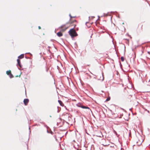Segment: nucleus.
Here are the masks:
<instances>
[{"label":"nucleus","instance_id":"f257e3e1","mask_svg":"<svg viewBox=\"0 0 150 150\" xmlns=\"http://www.w3.org/2000/svg\"><path fill=\"white\" fill-rule=\"evenodd\" d=\"M69 33L71 37H73L77 35L75 30L73 29H70L69 31Z\"/></svg>","mask_w":150,"mask_h":150},{"label":"nucleus","instance_id":"f03ea898","mask_svg":"<svg viewBox=\"0 0 150 150\" xmlns=\"http://www.w3.org/2000/svg\"><path fill=\"white\" fill-rule=\"evenodd\" d=\"M68 27H66V25L64 24L62 25L59 28V29L62 30L63 31H65Z\"/></svg>","mask_w":150,"mask_h":150},{"label":"nucleus","instance_id":"7ed1b4c3","mask_svg":"<svg viewBox=\"0 0 150 150\" xmlns=\"http://www.w3.org/2000/svg\"><path fill=\"white\" fill-rule=\"evenodd\" d=\"M76 21L75 20H70L69 22L67 23V24H69L70 25H71L73 23H76Z\"/></svg>","mask_w":150,"mask_h":150},{"label":"nucleus","instance_id":"20e7f679","mask_svg":"<svg viewBox=\"0 0 150 150\" xmlns=\"http://www.w3.org/2000/svg\"><path fill=\"white\" fill-rule=\"evenodd\" d=\"M29 101V100L28 99H24L23 102L25 105H27Z\"/></svg>","mask_w":150,"mask_h":150},{"label":"nucleus","instance_id":"39448f33","mask_svg":"<svg viewBox=\"0 0 150 150\" xmlns=\"http://www.w3.org/2000/svg\"><path fill=\"white\" fill-rule=\"evenodd\" d=\"M17 61L18 62L17 66H18L20 68H21L22 66L21 64L20 60L19 59H18L17 60Z\"/></svg>","mask_w":150,"mask_h":150},{"label":"nucleus","instance_id":"423d86ee","mask_svg":"<svg viewBox=\"0 0 150 150\" xmlns=\"http://www.w3.org/2000/svg\"><path fill=\"white\" fill-rule=\"evenodd\" d=\"M57 35L58 36L60 37L62 36L63 34L61 32H59L57 33Z\"/></svg>","mask_w":150,"mask_h":150},{"label":"nucleus","instance_id":"0eeeda50","mask_svg":"<svg viewBox=\"0 0 150 150\" xmlns=\"http://www.w3.org/2000/svg\"><path fill=\"white\" fill-rule=\"evenodd\" d=\"M58 102L60 105L62 106H64V104L60 100H58Z\"/></svg>","mask_w":150,"mask_h":150},{"label":"nucleus","instance_id":"6e6552de","mask_svg":"<svg viewBox=\"0 0 150 150\" xmlns=\"http://www.w3.org/2000/svg\"><path fill=\"white\" fill-rule=\"evenodd\" d=\"M24 54H22L18 57L19 59H22L24 57Z\"/></svg>","mask_w":150,"mask_h":150},{"label":"nucleus","instance_id":"1a4fd4ad","mask_svg":"<svg viewBox=\"0 0 150 150\" xmlns=\"http://www.w3.org/2000/svg\"><path fill=\"white\" fill-rule=\"evenodd\" d=\"M6 74L8 75H9V74H11V71L10 70H9V71H6Z\"/></svg>","mask_w":150,"mask_h":150},{"label":"nucleus","instance_id":"9d476101","mask_svg":"<svg viewBox=\"0 0 150 150\" xmlns=\"http://www.w3.org/2000/svg\"><path fill=\"white\" fill-rule=\"evenodd\" d=\"M81 108H84V109H90L89 108H88L87 107H86V106H81Z\"/></svg>","mask_w":150,"mask_h":150},{"label":"nucleus","instance_id":"9b49d317","mask_svg":"<svg viewBox=\"0 0 150 150\" xmlns=\"http://www.w3.org/2000/svg\"><path fill=\"white\" fill-rule=\"evenodd\" d=\"M9 75L10 78H12L13 77V75L11 74H11H9Z\"/></svg>","mask_w":150,"mask_h":150},{"label":"nucleus","instance_id":"f8f14e48","mask_svg":"<svg viewBox=\"0 0 150 150\" xmlns=\"http://www.w3.org/2000/svg\"><path fill=\"white\" fill-rule=\"evenodd\" d=\"M121 61L122 62H123L124 60V59L123 57H121Z\"/></svg>","mask_w":150,"mask_h":150},{"label":"nucleus","instance_id":"ddd939ff","mask_svg":"<svg viewBox=\"0 0 150 150\" xmlns=\"http://www.w3.org/2000/svg\"><path fill=\"white\" fill-rule=\"evenodd\" d=\"M110 97H108V98H107V99H106V101H108L110 100Z\"/></svg>","mask_w":150,"mask_h":150},{"label":"nucleus","instance_id":"4468645a","mask_svg":"<svg viewBox=\"0 0 150 150\" xmlns=\"http://www.w3.org/2000/svg\"><path fill=\"white\" fill-rule=\"evenodd\" d=\"M146 6L148 7V8H150V6L149 5V4H147V5H146Z\"/></svg>","mask_w":150,"mask_h":150},{"label":"nucleus","instance_id":"2eb2a0df","mask_svg":"<svg viewBox=\"0 0 150 150\" xmlns=\"http://www.w3.org/2000/svg\"><path fill=\"white\" fill-rule=\"evenodd\" d=\"M76 24H74L72 25H74V27H75L76 26ZM72 25H71V26Z\"/></svg>","mask_w":150,"mask_h":150},{"label":"nucleus","instance_id":"dca6fc26","mask_svg":"<svg viewBox=\"0 0 150 150\" xmlns=\"http://www.w3.org/2000/svg\"><path fill=\"white\" fill-rule=\"evenodd\" d=\"M69 16L71 18H75V16L72 17L70 14L69 15Z\"/></svg>","mask_w":150,"mask_h":150},{"label":"nucleus","instance_id":"f3484780","mask_svg":"<svg viewBox=\"0 0 150 150\" xmlns=\"http://www.w3.org/2000/svg\"><path fill=\"white\" fill-rule=\"evenodd\" d=\"M38 28H39V29H41V27H40V26H39V27H38Z\"/></svg>","mask_w":150,"mask_h":150},{"label":"nucleus","instance_id":"a211bd4d","mask_svg":"<svg viewBox=\"0 0 150 150\" xmlns=\"http://www.w3.org/2000/svg\"><path fill=\"white\" fill-rule=\"evenodd\" d=\"M148 53L150 54V52H148Z\"/></svg>","mask_w":150,"mask_h":150},{"label":"nucleus","instance_id":"6ab92c4d","mask_svg":"<svg viewBox=\"0 0 150 150\" xmlns=\"http://www.w3.org/2000/svg\"><path fill=\"white\" fill-rule=\"evenodd\" d=\"M141 142H143V140H142L141 141Z\"/></svg>","mask_w":150,"mask_h":150},{"label":"nucleus","instance_id":"aec40b11","mask_svg":"<svg viewBox=\"0 0 150 150\" xmlns=\"http://www.w3.org/2000/svg\"><path fill=\"white\" fill-rule=\"evenodd\" d=\"M142 27L141 30H142Z\"/></svg>","mask_w":150,"mask_h":150},{"label":"nucleus","instance_id":"412c9836","mask_svg":"<svg viewBox=\"0 0 150 150\" xmlns=\"http://www.w3.org/2000/svg\"><path fill=\"white\" fill-rule=\"evenodd\" d=\"M20 76H21V75H20L19 76V77H20Z\"/></svg>","mask_w":150,"mask_h":150},{"label":"nucleus","instance_id":"4be33fe9","mask_svg":"<svg viewBox=\"0 0 150 150\" xmlns=\"http://www.w3.org/2000/svg\"><path fill=\"white\" fill-rule=\"evenodd\" d=\"M18 76H16V77H17Z\"/></svg>","mask_w":150,"mask_h":150},{"label":"nucleus","instance_id":"5701e85b","mask_svg":"<svg viewBox=\"0 0 150 150\" xmlns=\"http://www.w3.org/2000/svg\"><path fill=\"white\" fill-rule=\"evenodd\" d=\"M148 112L149 113V111H148Z\"/></svg>","mask_w":150,"mask_h":150},{"label":"nucleus","instance_id":"b1692460","mask_svg":"<svg viewBox=\"0 0 150 150\" xmlns=\"http://www.w3.org/2000/svg\"><path fill=\"white\" fill-rule=\"evenodd\" d=\"M142 53H143V51H142Z\"/></svg>","mask_w":150,"mask_h":150}]
</instances>
